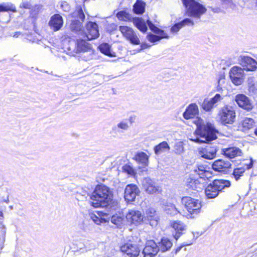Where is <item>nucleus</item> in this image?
Masks as SVG:
<instances>
[{
	"label": "nucleus",
	"instance_id": "17",
	"mask_svg": "<svg viewBox=\"0 0 257 257\" xmlns=\"http://www.w3.org/2000/svg\"><path fill=\"white\" fill-rule=\"evenodd\" d=\"M159 251L158 244L154 240H150L147 242L143 250L144 257H154Z\"/></svg>",
	"mask_w": 257,
	"mask_h": 257
},
{
	"label": "nucleus",
	"instance_id": "61",
	"mask_svg": "<svg viewBox=\"0 0 257 257\" xmlns=\"http://www.w3.org/2000/svg\"><path fill=\"white\" fill-rule=\"evenodd\" d=\"M4 218V214L3 211L0 210V219L2 220Z\"/></svg>",
	"mask_w": 257,
	"mask_h": 257
},
{
	"label": "nucleus",
	"instance_id": "10",
	"mask_svg": "<svg viewBox=\"0 0 257 257\" xmlns=\"http://www.w3.org/2000/svg\"><path fill=\"white\" fill-rule=\"evenodd\" d=\"M229 77L234 85H241L244 79V70L239 67L234 66L230 70Z\"/></svg>",
	"mask_w": 257,
	"mask_h": 257
},
{
	"label": "nucleus",
	"instance_id": "32",
	"mask_svg": "<svg viewBox=\"0 0 257 257\" xmlns=\"http://www.w3.org/2000/svg\"><path fill=\"white\" fill-rule=\"evenodd\" d=\"M12 12H16V8L11 3H3L0 4V13Z\"/></svg>",
	"mask_w": 257,
	"mask_h": 257
},
{
	"label": "nucleus",
	"instance_id": "25",
	"mask_svg": "<svg viewBox=\"0 0 257 257\" xmlns=\"http://www.w3.org/2000/svg\"><path fill=\"white\" fill-rule=\"evenodd\" d=\"M222 154L226 157L231 159L238 156H241L242 152L239 148L233 147L222 149Z\"/></svg>",
	"mask_w": 257,
	"mask_h": 257
},
{
	"label": "nucleus",
	"instance_id": "48",
	"mask_svg": "<svg viewBox=\"0 0 257 257\" xmlns=\"http://www.w3.org/2000/svg\"><path fill=\"white\" fill-rule=\"evenodd\" d=\"M180 23L182 25V27L185 26H193L194 25V22L190 18H185Z\"/></svg>",
	"mask_w": 257,
	"mask_h": 257
},
{
	"label": "nucleus",
	"instance_id": "53",
	"mask_svg": "<svg viewBox=\"0 0 257 257\" xmlns=\"http://www.w3.org/2000/svg\"><path fill=\"white\" fill-rule=\"evenodd\" d=\"M182 27V25H181L180 22L176 23L174 26H173L171 28V32L172 33H177L178 32Z\"/></svg>",
	"mask_w": 257,
	"mask_h": 257
},
{
	"label": "nucleus",
	"instance_id": "4",
	"mask_svg": "<svg viewBox=\"0 0 257 257\" xmlns=\"http://www.w3.org/2000/svg\"><path fill=\"white\" fill-rule=\"evenodd\" d=\"M230 186L229 181L225 180H215L208 185L205 189V193L208 198L212 199L217 197L219 193L225 188Z\"/></svg>",
	"mask_w": 257,
	"mask_h": 257
},
{
	"label": "nucleus",
	"instance_id": "23",
	"mask_svg": "<svg viewBox=\"0 0 257 257\" xmlns=\"http://www.w3.org/2000/svg\"><path fill=\"white\" fill-rule=\"evenodd\" d=\"M216 149L215 147H206L201 148L199 151V155L202 158L211 160L214 158L216 154Z\"/></svg>",
	"mask_w": 257,
	"mask_h": 257
},
{
	"label": "nucleus",
	"instance_id": "8",
	"mask_svg": "<svg viewBox=\"0 0 257 257\" xmlns=\"http://www.w3.org/2000/svg\"><path fill=\"white\" fill-rule=\"evenodd\" d=\"M182 201L185 204L186 209L192 216L191 218H194L200 212L202 205L199 200L185 197L182 198Z\"/></svg>",
	"mask_w": 257,
	"mask_h": 257
},
{
	"label": "nucleus",
	"instance_id": "58",
	"mask_svg": "<svg viewBox=\"0 0 257 257\" xmlns=\"http://www.w3.org/2000/svg\"><path fill=\"white\" fill-rule=\"evenodd\" d=\"M192 243H185V244H183V245L182 246H179L177 248H176L175 249V253H177L179 251H180V250L181 249V248H182L183 246H187V245H189L190 244H191Z\"/></svg>",
	"mask_w": 257,
	"mask_h": 257
},
{
	"label": "nucleus",
	"instance_id": "52",
	"mask_svg": "<svg viewBox=\"0 0 257 257\" xmlns=\"http://www.w3.org/2000/svg\"><path fill=\"white\" fill-rule=\"evenodd\" d=\"M88 196V194L86 192H84V194H82L81 193H77L76 195V199L78 201H84L86 200Z\"/></svg>",
	"mask_w": 257,
	"mask_h": 257
},
{
	"label": "nucleus",
	"instance_id": "44",
	"mask_svg": "<svg viewBox=\"0 0 257 257\" xmlns=\"http://www.w3.org/2000/svg\"><path fill=\"white\" fill-rule=\"evenodd\" d=\"M89 216L92 221L98 225L100 224L101 222H102L103 221H104V219H102L101 218H99L93 213H90Z\"/></svg>",
	"mask_w": 257,
	"mask_h": 257
},
{
	"label": "nucleus",
	"instance_id": "46",
	"mask_svg": "<svg viewBox=\"0 0 257 257\" xmlns=\"http://www.w3.org/2000/svg\"><path fill=\"white\" fill-rule=\"evenodd\" d=\"M147 38L149 41L152 43H155L160 40V38H159V36L151 33L147 35Z\"/></svg>",
	"mask_w": 257,
	"mask_h": 257
},
{
	"label": "nucleus",
	"instance_id": "3",
	"mask_svg": "<svg viewBox=\"0 0 257 257\" xmlns=\"http://www.w3.org/2000/svg\"><path fill=\"white\" fill-rule=\"evenodd\" d=\"M188 16L199 19L207 11L206 8L196 0H182Z\"/></svg>",
	"mask_w": 257,
	"mask_h": 257
},
{
	"label": "nucleus",
	"instance_id": "13",
	"mask_svg": "<svg viewBox=\"0 0 257 257\" xmlns=\"http://www.w3.org/2000/svg\"><path fill=\"white\" fill-rule=\"evenodd\" d=\"M99 35L98 25L96 23L89 22L86 25V32L84 35V38L91 40L97 38Z\"/></svg>",
	"mask_w": 257,
	"mask_h": 257
},
{
	"label": "nucleus",
	"instance_id": "47",
	"mask_svg": "<svg viewBox=\"0 0 257 257\" xmlns=\"http://www.w3.org/2000/svg\"><path fill=\"white\" fill-rule=\"evenodd\" d=\"M195 172H196L200 177H203L204 178V177H206V176L204 175L206 172L205 171V167L203 166H199L197 167V169H195L194 170Z\"/></svg>",
	"mask_w": 257,
	"mask_h": 257
},
{
	"label": "nucleus",
	"instance_id": "29",
	"mask_svg": "<svg viewBox=\"0 0 257 257\" xmlns=\"http://www.w3.org/2000/svg\"><path fill=\"white\" fill-rule=\"evenodd\" d=\"M149 156L145 153L140 152L137 153L134 157V159L143 166H147L149 164Z\"/></svg>",
	"mask_w": 257,
	"mask_h": 257
},
{
	"label": "nucleus",
	"instance_id": "49",
	"mask_svg": "<svg viewBox=\"0 0 257 257\" xmlns=\"http://www.w3.org/2000/svg\"><path fill=\"white\" fill-rule=\"evenodd\" d=\"M123 171L131 175L135 174L134 169L129 165H125L122 167Z\"/></svg>",
	"mask_w": 257,
	"mask_h": 257
},
{
	"label": "nucleus",
	"instance_id": "33",
	"mask_svg": "<svg viewBox=\"0 0 257 257\" xmlns=\"http://www.w3.org/2000/svg\"><path fill=\"white\" fill-rule=\"evenodd\" d=\"M170 149V146L168 143L166 142H163L155 147L154 151L156 155H159L169 150Z\"/></svg>",
	"mask_w": 257,
	"mask_h": 257
},
{
	"label": "nucleus",
	"instance_id": "64",
	"mask_svg": "<svg viewBox=\"0 0 257 257\" xmlns=\"http://www.w3.org/2000/svg\"><path fill=\"white\" fill-rule=\"evenodd\" d=\"M4 201L6 203H8L9 202V199L8 198H7V199L5 200Z\"/></svg>",
	"mask_w": 257,
	"mask_h": 257
},
{
	"label": "nucleus",
	"instance_id": "2",
	"mask_svg": "<svg viewBox=\"0 0 257 257\" xmlns=\"http://www.w3.org/2000/svg\"><path fill=\"white\" fill-rule=\"evenodd\" d=\"M112 194L106 186H97L90 196V204L94 208L106 207L112 201Z\"/></svg>",
	"mask_w": 257,
	"mask_h": 257
},
{
	"label": "nucleus",
	"instance_id": "54",
	"mask_svg": "<svg viewBox=\"0 0 257 257\" xmlns=\"http://www.w3.org/2000/svg\"><path fill=\"white\" fill-rule=\"evenodd\" d=\"M147 23L150 29L155 33L156 31L158 29V28L156 27L150 20H147Z\"/></svg>",
	"mask_w": 257,
	"mask_h": 257
},
{
	"label": "nucleus",
	"instance_id": "36",
	"mask_svg": "<svg viewBox=\"0 0 257 257\" xmlns=\"http://www.w3.org/2000/svg\"><path fill=\"white\" fill-rule=\"evenodd\" d=\"M6 233V228L5 226L2 223L0 224V249H2L4 246L5 241V237Z\"/></svg>",
	"mask_w": 257,
	"mask_h": 257
},
{
	"label": "nucleus",
	"instance_id": "30",
	"mask_svg": "<svg viewBox=\"0 0 257 257\" xmlns=\"http://www.w3.org/2000/svg\"><path fill=\"white\" fill-rule=\"evenodd\" d=\"M130 127L128 121L127 119H124L118 122L116 126L113 127L112 130L117 133H123L127 131Z\"/></svg>",
	"mask_w": 257,
	"mask_h": 257
},
{
	"label": "nucleus",
	"instance_id": "15",
	"mask_svg": "<svg viewBox=\"0 0 257 257\" xmlns=\"http://www.w3.org/2000/svg\"><path fill=\"white\" fill-rule=\"evenodd\" d=\"M234 100L240 107L245 110H250L253 108L251 100L244 94H237Z\"/></svg>",
	"mask_w": 257,
	"mask_h": 257
},
{
	"label": "nucleus",
	"instance_id": "50",
	"mask_svg": "<svg viewBox=\"0 0 257 257\" xmlns=\"http://www.w3.org/2000/svg\"><path fill=\"white\" fill-rule=\"evenodd\" d=\"M122 220V217L119 216L113 215L111 218V222L115 225L119 224Z\"/></svg>",
	"mask_w": 257,
	"mask_h": 257
},
{
	"label": "nucleus",
	"instance_id": "26",
	"mask_svg": "<svg viewBox=\"0 0 257 257\" xmlns=\"http://www.w3.org/2000/svg\"><path fill=\"white\" fill-rule=\"evenodd\" d=\"M171 226L176 231V234L174 235V238L178 240L182 234V231L186 229V225L180 221H174L171 224Z\"/></svg>",
	"mask_w": 257,
	"mask_h": 257
},
{
	"label": "nucleus",
	"instance_id": "9",
	"mask_svg": "<svg viewBox=\"0 0 257 257\" xmlns=\"http://www.w3.org/2000/svg\"><path fill=\"white\" fill-rule=\"evenodd\" d=\"M119 31L123 36L133 45L140 44V40L137 34L133 29L126 26H121L119 28Z\"/></svg>",
	"mask_w": 257,
	"mask_h": 257
},
{
	"label": "nucleus",
	"instance_id": "27",
	"mask_svg": "<svg viewBox=\"0 0 257 257\" xmlns=\"http://www.w3.org/2000/svg\"><path fill=\"white\" fill-rule=\"evenodd\" d=\"M157 244L159 251L162 252H165L169 250L173 245L172 241L166 237L162 238L161 241L159 242Z\"/></svg>",
	"mask_w": 257,
	"mask_h": 257
},
{
	"label": "nucleus",
	"instance_id": "59",
	"mask_svg": "<svg viewBox=\"0 0 257 257\" xmlns=\"http://www.w3.org/2000/svg\"><path fill=\"white\" fill-rule=\"evenodd\" d=\"M135 116H130L129 118L127 119V120L128 121V124H130V126L135 121Z\"/></svg>",
	"mask_w": 257,
	"mask_h": 257
},
{
	"label": "nucleus",
	"instance_id": "63",
	"mask_svg": "<svg viewBox=\"0 0 257 257\" xmlns=\"http://www.w3.org/2000/svg\"><path fill=\"white\" fill-rule=\"evenodd\" d=\"M254 134L257 136V127L254 130Z\"/></svg>",
	"mask_w": 257,
	"mask_h": 257
},
{
	"label": "nucleus",
	"instance_id": "21",
	"mask_svg": "<svg viewBox=\"0 0 257 257\" xmlns=\"http://www.w3.org/2000/svg\"><path fill=\"white\" fill-rule=\"evenodd\" d=\"M63 25L62 17L59 14H55L51 17L49 21V25L55 31L59 30Z\"/></svg>",
	"mask_w": 257,
	"mask_h": 257
},
{
	"label": "nucleus",
	"instance_id": "28",
	"mask_svg": "<svg viewBox=\"0 0 257 257\" xmlns=\"http://www.w3.org/2000/svg\"><path fill=\"white\" fill-rule=\"evenodd\" d=\"M254 124V120L250 118H245L239 123L238 127L243 132L251 128Z\"/></svg>",
	"mask_w": 257,
	"mask_h": 257
},
{
	"label": "nucleus",
	"instance_id": "24",
	"mask_svg": "<svg viewBox=\"0 0 257 257\" xmlns=\"http://www.w3.org/2000/svg\"><path fill=\"white\" fill-rule=\"evenodd\" d=\"M144 218L145 220H147L150 221V224L152 226H156L158 224V216L154 208L147 209Z\"/></svg>",
	"mask_w": 257,
	"mask_h": 257
},
{
	"label": "nucleus",
	"instance_id": "39",
	"mask_svg": "<svg viewBox=\"0 0 257 257\" xmlns=\"http://www.w3.org/2000/svg\"><path fill=\"white\" fill-rule=\"evenodd\" d=\"M164 209L167 214L171 215H175L179 213L177 209L176 208L175 205L173 204L167 205L165 207Z\"/></svg>",
	"mask_w": 257,
	"mask_h": 257
},
{
	"label": "nucleus",
	"instance_id": "18",
	"mask_svg": "<svg viewBox=\"0 0 257 257\" xmlns=\"http://www.w3.org/2000/svg\"><path fill=\"white\" fill-rule=\"evenodd\" d=\"M142 185L145 191L149 194H153L159 191L160 188L150 178H145L142 181Z\"/></svg>",
	"mask_w": 257,
	"mask_h": 257
},
{
	"label": "nucleus",
	"instance_id": "12",
	"mask_svg": "<svg viewBox=\"0 0 257 257\" xmlns=\"http://www.w3.org/2000/svg\"><path fill=\"white\" fill-rule=\"evenodd\" d=\"M140 193V190L137 186L134 184L127 185L124 190V199L128 202H133Z\"/></svg>",
	"mask_w": 257,
	"mask_h": 257
},
{
	"label": "nucleus",
	"instance_id": "34",
	"mask_svg": "<svg viewBox=\"0 0 257 257\" xmlns=\"http://www.w3.org/2000/svg\"><path fill=\"white\" fill-rule=\"evenodd\" d=\"M133 23L141 31L145 32L147 31V27L145 22L142 18H136L134 19Z\"/></svg>",
	"mask_w": 257,
	"mask_h": 257
},
{
	"label": "nucleus",
	"instance_id": "45",
	"mask_svg": "<svg viewBox=\"0 0 257 257\" xmlns=\"http://www.w3.org/2000/svg\"><path fill=\"white\" fill-rule=\"evenodd\" d=\"M222 5L225 8H230L233 9L235 7V5L232 0H221Z\"/></svg>",
	"mask_w": 257,
	"mask_h": 257
},
{
	"label": "nucleus",
	"instance_id": "11",
	"mask_svg": "<svg viewBox=\"0 0 257 257\" xmlns=\"http://www.w3.org/2000/svg\"><path fill=\"white\" fill-rule=\"evenodd\" d=\"M240 64L243 70L254 71L257 69V62L249 56L241 55L239 57Z\"/></svg>",
	"mask_w": 257,
	"mask_h": 257
},
{
	"label": "nucleus",
	"instance_id": "41",
	"mask_svg": "<svg viewBox=\"0 0 257 257\" xmlns=\"http://www.w3.org/2000/svg\"><path fill=\"white\" fill-rule=\"evenodd\" d=\"M225 83V77L224 75H220L218 79V85L217 86V90L220 92L222 91V86Z\"/></svg>",
	"mask_w": 257,
	"mask_h": 257
},
{
	"label": "nucleus",
	"instance_id": "7",
	"mask_svg": "<svg viewBox=\"0 0 257 257\" xmlns=\"http://www.w3.org/2000/svg\"><path fill=\"white\" fill-rule=\"evenodd\" d=\"M218 116L222 124H232L235 121L236 118L234 107L229 105L223 106L219 111Z\"/></svg>",
	"mask_w": 257,
	"mask_h": 257
},
{
	"label": "nucleus",
	"instance_id": "35",
	"mask_svg": "<svg viewBox=\"0 0 257 257\" xmlns=\"http://www.w3.org/2000/svg\"><path fill=\"white\" fill-rule=\"evenodd\" d=\"M216 106L213 102L210 99H205L201 105L202 108L206 111L211 110V109Z\"/></svg>",
	"mask_w": 257,
	"mask_h": 257
},
{
	"label": "nucleus",
	"instance_id": "19",
	"mask_svg": "<svg viewBox=\"0 0 257 257\" xmlns=\"http://www.w3.org/2000/svg\"><path fill=\"white\" fill-rule=\"evenodd\" d=\"M126 218L128 222L134 224L140 223L144 219L140 211L134 210H131L128 212Z\"/></svg>",
	"mask_w": 257,
	"mask_h": 257
},
{
	"label": "nucleus",
	"instance_id": "20",
	"mask_svg": "<svg viewBox=\"0 0 257 257\" xmlns=\"http://www.w3.org/2000/svg\"><path fill=\"white\" fill-rule=\"evenodd\" d=\"M253 162L251 160L249 163H243L240 167L235 168L233 170L232 175L236 181L238 180L241 177L244 172L246 170H249L252 168Z\"/></svg>",
	"mask_w": 257,
	"mask_h": 257
},
{
	"label": "nucleus",
	"instance_id": "43",
	"mask_svg": "<svg viewBox=\"0 0 257 257\" xmlns=\"http://www.w3.org/2000/svg\"><path fill=\"white\" fill-rule=\"evenodd\" d=\"M41 9V6L40 5H36L35 6H32V8L30 9V15L32 17H35L38 14L39 12Z\"/></svg>",
	"mask_w": 257,
	"mask_h": 257
},
{
	"label": "nucleus",
	"instance_id": "51",
	"mask_svg": "<svg viewBox=\"0 0 257 257\" xmlns=\"http://www.w3.org/2000/svg\"><path fill=\"white\" fill-rule=\"evenodd\" d=\"M155 33L158 35V36H159L160 40L163 38L168 39L169 38V36L163 30L159 28Z\"/></svg>",
	"mask_w": 257,
	"mask_h": 257
},
{
	"label": "nucleus",
	"instance_id": "42",
	"mask_svg": "<svg viewBox=\"0 0 257 257\" xmlns=\"http://www.w3.org/2000/svg\"><path fill=\"white\" fill-rule=\"evenodd\" d=\"M225 96V95L220 93H217L215 95V96L211 98V100L213 102V103L217 105L218 102H220L221 100H222Z\"/></svg>",
	"mask_w": 257,
	"mask_h": 257
},
{
	"label": "nucleus",
	"instance_id": "38",
	"mask_svg": "<svg viewBox=\"0 0 257 257\" xmlns=\"http://www.w3.org/2000/svg\"><path fill=\"white\" fill-rule=\"evenodd\" d=\"M174 149L175 154L178 155L182 154L184 151L183 142L180 141L176 142L175 144Z\"/></svg>",
	"mask_w": 257,
	"mask_h": 257
},
{
	"label": "nucleus",
	"instance_id": "1",
	"mask_svg": "<svg viewBox=\"0 0 257 257\" xmlns=\"http://www.w3.org/2000/svg\"><path fill=\"white\" fill-rule=\"evenodd\" d=\"M199 112L197 105L191 103L187 107L183 113V116L185 119L195 118L194 122L197 126L195 131L196 137L191 138L190 140L197 143H206L216 139L218 131L212 123H204L202 119L199 118L197 116Z\"/></svg>",
	"mask_w": 257,
	"mask_h": 257
},
{
	"label": "nucleus",
	"instance_id": "22",
	"mask_svg": "<svg viewBox=\"0 0 257 257\" xmlns=\"http://www.w3.org/2000/svg\"><path fill=\"white\" fill-rule=\"evenodd\" d=\"M206 180L203 177H200L197 179H191L188 182V185L193 190L199 192L202 190L206 186Z\"/></svg>",
	"mask_w": 257,
	"mask_h": 257
},
{
	"label": "nucleus",
	"instance_id": "31",
	"mask_svg": "<svg viewBox=\"0 0 257 257\" xmlns=\"http://www.w3.org/2000/svg\"><path fill=\"white\" fill-rule=\"evenodd\" d=\"M146 4L142 0H137L134 5L133 11L135 13L142 14L145 12Z\"/></svg>",
	"mask_w": 257,
	"mask_h": 257
},
{
	"label": "nucleus",
	"instance_id": "62",
	"mask_svg": "<svg viewBox=\"0 0 257 257\" xmlns=\"http://www.w3.org/2000/svg\"><path fill=\"white\" fill-rule=\"evenodd\" d=\"M20 34V32H16L15 34L13 35V37H18L19 35Z\"/></svg>",
	"mask_w": 257,
	"mask_h": 257
},
{
	"label": "nucleus",
	"instance_id": "40",
	"mask_svg": "<svg viewBox=\"0 0 257 257\" xmlns=\"http://www.w3.org/2000/svg\"><path fill=\"white\" fill-rule=\"evenodd\" d=\"M116 16L117 18L122 21H127L130 19V16L126 12L124 11H121L117 13Z\"/></svg>",
	"mask_w": 257,
	"mask_h": 257
},
{
	"label": "nucleus",
	"instance_id": "16",
	"mask_svg": "<svg viewBox=\"0 0 257 257\" xmlns=\"http://www.w3.org/2000/svg\"><path fill=\"white\" fill-rule=\"evenodd\" d=\"M231 163L228 161L219 159L214 162L212 164V169L217 172L226 174L231 168Z\"/></svg>",
	"mask_w": 257,
	"mask_h": 257
},
{
	"label": "nucleus",
	"instance_id": "6",
	"mask_svg": "<svg viewBox=\"0 0 257 257\" xmlns=\"http://www.w3.org/2000/svg\"><path fill=\"white\" fill-rule=\"evenodd\" d=\"M73 18L70 25V29L72 31L83 33L82 23L85 19V15L81 6L76 7L75 10L71 14Z\"/></svg>",
	"mask_w": 257,
	"mask_h": 257
},
{
	"label": "nucleus",
	"instance_id": "57",
	"mask_svg": "<svg viewBox=\"0 0 257 257\" xmlns=\"http://www.w3.org/2000/svg\"><path fill=\"white\" fill-rule=\"evenodd\" d=\"M61 7L63 10L66 12L70 10V6L66 2L63 3L61 5Z\"/></svg>",
	"mask_w": 257,
	"mask_h": 257
},
{
	"label": "nucleus",
	"instance_id": "60",
	"mask_svg": "<svg viewBox=\"0 0 257 257\" xmlns=\"http://www.w3.org/2000/svg\"><path fill=\"white\" fill-rule=\"evenodd\" d=\"M212 11L214 12V13H219L220 12V9L219 8H213L212 9Z\"/></svg>",
	"mask_w": 257,
	"mask_h": 257
},
{
	"label": "nucleus",
	"instance_id": "55",
	"mask_svg": "<svg viewBox=\"0 0 257 257\" xmlns=\"http://www.w3.org/2000/svg\"><path fill=\"white\" fill-rule=\"evenodd\" d=\"M20 8L30 9L32 8V5L28 2H23L20 5Z\"/></svg>",
	"mask_w": 257,
	"mask_h": 257
},
{
	"label": "nucleus",
	"instance_id": "56",
	"mask_svg": "<svg viewBox=\"0 0 257 257\" xmlns=\"http://www.w3.org/2000/svg\"><path fill=\"white\" fill-rule=\"evenodd\" d=\"M151 46V45L146 43H142L141 44V48L137 50V52H140L143 50H144L147 48H149Z\"/></svg>",
	"mask_w": 257,
	"mask_h": 257
},
{
	"label": "nucleus",
	"instance_id": "37",
	"mask_svg": "<svg viewBox=\"0 0 257 257\" xmlns=\"http://www.w3.org/2000/svg\"><path fill=\"white\" fill-rule=\"evenodd\" d=\"M101 52L108 56H113L110 51V47L107 43H103L99 46Z\"/></svg>",
	"mask_w": 257,
	"mask_h": 257
},
{
	"label": "nucleus",
	"instance_id": "14",
	"mask_svg": "<svg viewBox=\"0 0 257 257\" xmlns=\"http://www.w3.org/2000/svg\"><path fill=\"white\" fill-rule=\"evenodd\" d=\"M120 249L122 252L129 257H137L139 256L140 252V249L138 245L131 243H127L121 246Z\"/></svg>",
	"mask_w": 257,
	"mask_h": 257
},
{
	"label": "nucleus",
	"instance_id": "5",
	"mask_svg": "<svg viewBox=\"0 0 257 257\" xmlns=\"http://www.w3.org/2000/svg\"><path fill=\"white\" fill-rule=\"evenodd\" d=\"M68 50L69 53L74 56V53L92 51L91 45L83 39H77L76 40H72L69 42Z\"/></svg>",
	"mask_w": 257,
	"mask_h": 257
}]
</instances>
